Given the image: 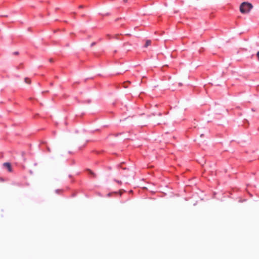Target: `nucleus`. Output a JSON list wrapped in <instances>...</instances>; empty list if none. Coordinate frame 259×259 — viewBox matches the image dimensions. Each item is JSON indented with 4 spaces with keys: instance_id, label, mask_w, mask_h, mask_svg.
Instances as JSON below:
<instances>
[{
    "instance_id": "1",
    "label": "nucleus",
    "mask_w": 259,
    "mask_h": 259,
    "mask_svg": "<svg viewBox=\"0 0 259 259\" xmlns=\"http://www.w3.org/2000/svg\"><path fill=\"white\" fill-rule=\"evenodd\" d=\"M253 6L248 2L242 3L240 6V11L242 14L248 13L252 9Z\"/></svg>"
},
{
    "instance_id": "2",
    "label": "nucleus",
    "mask_w": 259,
    "mask_h": 259,
    "mask_svg": "<svg viewBox=\"0 0 259 259\" xmlns=\"http://www.w3.org/2000/svg\"><path fill=\"white\" fill-rule=\"evenodd\" d=\"M4 166L7 168L9 171H12L11 165L10 163H4Z\"/></svg>"
},
{
    "instance_id": "3",
    "label": "nucleus",
    "mask_w": 259,
    "mask_h": 259,
    "mask_svg": "<svg viewBox=\"0 0 259 259\" xmlns=\"http://www.w3.org/2000/svg\"><path fill=\"white\" fill-rule=\"evenodd\" d=\"M151 44V41L150 40H147L146 41V43L144 45V47L145 48H147L148 46H149Z\"/></svg>"
},
{
    "instance_id": "4",
    "label": "nucleus",
    "mask_w": 259,
    "mask_h": 259,
    "mask_svg": "<svg viewBox=\"0 0 259 259\" xmlns=\"http://www.w3.org/2000/svg\"><path fill=\"white\" fill-rule=\"evenodd\" d=\"M25 82L28 84H30L31 83L30 79L27 77L25 78Z\"/></svg>"
},
{
    "instance_id": "5",
    "label": "nucleus",
    "mask_w": 259,
    "mask_h": 259,
    "mask_svg": "<svg viewBox=\"0 0 259 259\" xmlns=\"http://www.w3.org/2000/svg\"><path fill=\"white\" fill-rule=\"evenodd\" d=\"M256 56L257 57L258 60H259V51H258L256 53Z\"/></svg>"
},
{
    "instance_id": "6",
    "label": "nucleus",
    "mask_w": 259,
    "mask_h": 259,
    "mask_svg": "<svg viewBox=\"0 0 259 259\" xmlns=\"http://www.w3.org/2000/svg\"><path fill=\"white\" fill-rule=\"evenodd\" d=\"M95 44V42H93L91 45V46H94V45Z\"/></svg>"
},
{
    "instance_id": "7",
    "label": "nucleus",
    "mask_w": 259,
    "mask_h": 259,
    "mask_svg": "<svg viewBox=\"0 0 259 259\" xmlns=\"http://www.w3.org/2000/svg\"><path fill=\"white\" fill-rule=\"evenodd\" d=\"M79 7L80 8H83V6L80 5V6H79Z\"/></svg>"
},
{
    "instance_id": "8",
    "label": "nucleus",
    "mask_w": 259,
    "mask_h": 259,
    "mask_svg": "<svg viewBox=\"0 0 259 259\" xmlns=\"http://www.w3.org/2000/svg\"><path fill=\"white\" fill-rule=\"evenodd\" d=\"M14 54H15V55H18V52H15V53H14Z\"/></svg>"
},
{
    "instance_id": "9",
    "label": "nucleus",
    "mask_w": 259,
    "mask_h": 259,
    "mask_svg": "<svg viewBox=\"0 0 259 259\" xmlns=\"http://www.w3.org/2000/svg\"><path fill=\"white\" fill-rule=\"evenodd\" d=\"M123 2H124V3H126V2H127V0H123Z\"/></svg>"
},
{
    "instance_id": "10",
    "label": "nucleus",
    "mask_w": 259,
    "mask_h": 259,
    "mask_svg": "<svg viewBox=\"0 0 259 259\" xmlns=\"http://www.w3.org/2000/svg\"><path fill=\"white\" fill-rule=\"evenodd\" d=\"M158 115L159 116H161V113H160V112H159V113L158 114Z\"/></svg>"
}]
</instances>
